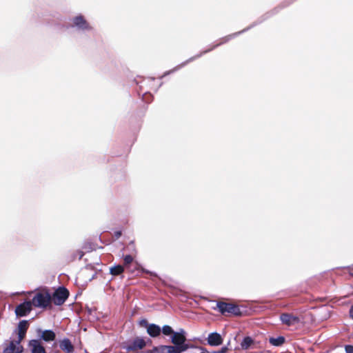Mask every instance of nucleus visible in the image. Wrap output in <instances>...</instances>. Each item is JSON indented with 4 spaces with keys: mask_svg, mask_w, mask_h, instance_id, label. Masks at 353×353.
<instances>
[{
    "mask_svg": "<svg viewBox=\"0 0 353 353\" xmlns=\"http://www.w3.org/2000/svg\"><path fill=\"white\" fill-rule=\"evenodd\" d=\"M216 307L219 311L224 314L225 313L232 314L235 316L241 315V312L238 305L232 303L219 301L216 303Z\"/></svg>",
    "mask_w": 353,
    "mask_h": 353,
    "instance_id": "4",
    "label": "nucleus"
},
{
    "mask_svg": "<svg viewBox=\"0 0 353 353\" xmlns=\"http://www.w3.org/2000/svg\"><path fill=\"white\" fill-rule=\"evenodd\" d=\"M115 236L117 238H119L121 236V231H117L115 232Z\"/></svg>",
    "mask_w": 353,
    "mask_h": 353,
    "instance_id": "28",
    "label": "nucleus"
},
{
    "mask_svg": "<svg viewBox=\"0 0 353 353\" xmlns=\"http://www.w3.org/2000/svg\"><path fill=\"white\" fill-rule=\"evenodd\" d=\"M29 346L31 353H46L45 347L39 340L33 339L30 341Z\"/></svg>",
    "mask_w": 353,
    "mask_h": 353,
    "instance_id": "10",
    "label": "nucleus"
},
{
    "mask_svg": "<svg viewBox=\"0 0 353 353\" xmlns=\"http://www.w3.org/2000/svg\"><path fill=\"white\" fill-rule=\"evenodd\" d=\"M161 331H162L163 334L166 336H168L170 334L172 335L174 332V330H172V328L170 325H167L163 326Z\"/></svg>",
    "mask_w": 353,
    "mask_h": 353,
    "instance_id": "21",
    "label": "nucleus"
},
{
    "mask_svg": "<svg viewBox=\"0 0 353 353\" xmlns=\"http://www.w3.org/2000/svg\"><path fill=\"white\" fill-rule=\"evenodd\" d=\"M38 332L41 333L40 337L45 341H52L56 338V334L52 330H46L44 331H41V330H39Z\"/></svg>",
    "mask_w": 353,
    "mask_h": 353,
    "instance_id": "15",
    "label": "nucleus"
},
{
    "mask_svg": "<svg viewBox=\"0 0 353 353\" xmlns=\"http://www.w3.org/2000/svg\"><path fill=\"white\" fill-rule=\"evenodd\" d=\"M149 353H177L172 345H160L154 347Z\"/></svg>",
    "mask_w": 353,
    "mask_h": 353,
    "instance_id": "13",
    "label": "nucleus"
},
{
    "mask_svg": "<svg viewBox=\"0 0 353 353\" xmlns=\"http://www.w3.org/2000/svg\"><path fill=\"white\" fill-rule=\"evenodd\" d=\"M59 347L62 350L66 352L67 353H72L74 351L73 345L72 344L70 339L67 338H65L60 341Z\"/></svg>",
    "mask_w": 353,
    "mask_h": 353,
    "instance_id": "14",
    "label": "nucleus"
},
{
    "mask_svg": "<svg viewBox=\"0 0 353 353\" xmlns=\"http://www.w3.org/2000/svg\"><path fill=\"white\" fill-rule=\"evenodd\" d=\"M23 350L22 345L17 344L14 341H12L9 345L4 349L3 353H21Z\"/></svg>",
    "mask_w": 353,
    "mask_h": 353,
    "instance_id": "12",
    "label": "nucleus"
},
{
    "mask_svg": "<svg viewBox=\"0 0 353 353\" xmlns=\"http://www.w3.org/2000/svg\"><path fill=\"white\" fill-rule=\"evenodd\" d=\"M194 59H195L194 57H192V58L190 59L188 61H187V62H189V61H192V60H194Z\"/></svg>",
    "mask_w": 353,
    "mask_h": 353,
    "instance_id": "29",
    "label": "nucleus"
},
{
    "mask_svg": "<svg viewBox=\"0 0 353 353\" xmlns=\"http://www.w3.org/2000/svg\"><path fill=\"white\" fill-rule=\"evenodd\" d=\"M28 321L26 320L21 321L18 324V340L14 341L17 344H20L21 341L26 336V331L28 327Z\"/></svg>",
    "mask_w": 353,
    "mask_h": 353,
    "instance_id": "9",
    "label": "nucleus"
},
{
    "mask_svg": "<svg viewBox=\"0 0 353 353\" xmlns=\"http://www.w3.org/2000/svg\"><path fill=\"white\" fill-rule=\"evenodd\" d=\"M285 338L283 336H279L277 338L271 337L269 339V342L274 346H281L285 343Z\"/></svg>",
    "mask_w": 353,
    "mask_h": 353,
    "instance_id": "17",
    "label": "nucleus"
},
{
    "mask_svg": "<svg viewBox=\"0 0 353 353\" xmlns=\"http://www.w3.org/2000/svg\"><path fill=\"white\" fill-rule=\"evenodd\" d=\"M252 342H253V341L250 337H249V336L245 337L243 339V340L242 341V342L241 343V348L243 350L248 349L250 347V346L251 345V344L252 343Z\"/></svg>",
    "mask_w": 353,
    "mask_h": 353,
    "instance_id": "20",
    "label": "nucleus"
},
{
    "mask_svg": "<svg viewBox=\"0 0 353 353\" xmlns=\"http://www.w3.org/2000/svg\"><path fill=\"white\" fill-rule=\"evenodd\" d=\"M124 269L122 265H118L111 267L110 268V272L111 274L114 276H117L121 274L123 272Z\"/></svg>",
    "mask_w": 353,
    "mask_h": 353,
    "instance_id": "19",
    "label": "nucleus"
},
{
    "mask_svg": "<svg viewBox=\"0 0 353 353\" xmlns=\"http://www.w3.org/2000/svg\"><path fill=\"white\" fill-rule=\"evenodd\" d=\"M185 63H183L181 65H179V66H178V67H176V68H174V69H173V70H170V71H168V72H165V73H164V74L161 77V78H162V77H165V76H166V75H168V74H170V73H171V72H172L176 71V70H178V69H179V68H180L181 67H182V66L185 65Z\"/></svg>",
    "mask_w": 353,
    "mask_h": 353,
    "instance_id": "24",
    "label": "nucleus"
},
{
    "mask_svg": "<svg viewBox=\"0 0 353 353\" xmlns=\"http://www.w3.org/2000/svg\"><path fill=\"white\" fill-rule=\"evenodd\" d=\"M31 303L35 307L46 308L52 301V296L48 292H37L32 298Z\"/></svg>",
    "mask_w": 353,
    "mask_h": 353,
    "instance_id": "3",
    "label": "nucleus"
},
{
    "mask_svg": "<svg viewBox=\"0 0 353 353\" xmlns=\"http://www.w3.org/2000/svg\"><path fill=\"white\" fill-rule=\"evenodd\" d=\"M241 33V32H236V33H234L233 34H230V35H228L224 38H222L221 40V42L215 46H214L212 48L208 50H205L203 52V53H206L209 51H210L211 50H212L213 48H214L215 47L222 44V43H226L227 41H228L230 39H231L232 38H234V37H236V35L239 34Z\"/></svg>",
    "mask_w": 353,
    "mask_h": 353,
    "instance_id": "18",
    "label": "nucleus"
},
{
    "mask_svg": "<svg viewBox=\"0 0 353 353\" xmlns=\"http://www.w3.org/2000/svg\"><path fill=\"white\" fill-rule=\"evenodd\" d=\"M201 353H208V352H201Z\"/></svg>",
    "mask_w": 353,
    "mask_h": 353,
    "instance_id": "31",
    "label": "nucleus"
},
{
    "mask_svg": "<svg viewBox=\"0 0 353 353\" xmlns=\"http://www.w3.org/2000/svg\"><path fill=\"white\" fill-rule=\"evenodd\" d=\"M124 264L128 265L130 264L133 261V257L131 255H126L124 256Z\"/></svg>",
    "mask_w": 353,
    "mask_h": 353,
    "instance_id": "22",
    "label": "nucleus"
},
{
    "mask_svg": "<svg viewBox=\"0 0 353 353\" xmlns=\"http://www.w3.org/2000/svg\"><path fill=\"white\" fill-rule=\"evenodd\" d=\"M161 332V327L154 323L150 324L148 329L147 332L151 337H157L158 336Z\"/></svg>",
    "mask_w": 353,
    "mask_h": 353,
    "instance_id": "16",
    "label": "nucleus"
},
{
    "mask_svg": "<svg viewBox=\"0 0 353 353\" xmlns=\"http://www.w3.org/2000/svg\"><path fill=\"white\" fill-rule=\"evenodd\" d=\"M145 346V341L141 338H136L132 343L127 345L125 349L130 351H134L137 350H141Z\"/></svg>",
    "mask_w": 353,
    "mask_h": 353,
    "instance_id": "8",
    "label": "nucleus"
},
{
    "mask_svg": "<svg viewBox=\"0 0 353 353\" xmlns=\"http://www.w3.org/2000/svg\"><path fill=\"white\" fill-rule=\"evenodd\" d=\"M208 343L210 345L217 346L223 343L221 336L217 332H212L208 335Z\"/></svg>",
    "mask_w": 353,
    "mask_h": 353,
    "instance_id": "11",
    "label": "nucleus"
},
{
    "mask_svg": "<svg viewBox=\"0 0 353 353\" xmlns=\"http://www.w3.org/2000/svg\"><path fill=\"white\" fill-rule=\"evenodd\" d=\"M70 27L81 33H90L94 30L93 26L82 14H77L70 20Z\"/></svg>",
    "mask_w": 353,
    "mask_h": 353,
    "instance_id": "1",
    "label": "nucleus"
},
{
    "mask_svg": "<svg viewBox=\"0 0 353 353\" xmlns=\"http://www.w3.org/2000/svg\"><path fill=\"white\" fill-rule=\"evenodd\" d=\"M68 295V290L64 287H60L54 292L52 297V301L56 305H61L65 303Z\"/></svg>",
    "mask_w": 353,
    "mask_h": 353,
    "instance_id": "5",
    "label": "nucleus"
},
{
    "mask_svg": "<svg viewBox=\"0 0 353 353\" xmlns=\"http://www.w3.org/2000/svg\"><path fill=\"white\" fill-rule=\"evenodd\" d=\"M228 351L227 347H223L220 350L214 351L212 353H226Z\"/></svg>",
    "mask_w": 353,
    "mask_h": 353,
    "instance_id": "26",
    "label": "nucleus"
},
{
    "mask_svg": "<svg viewBox=\"0 0 353 353\" xmlns=\"http://www.w3.org/2000/svg\"><path fill=\"white\" fill-rule=\"evenodd\" d=\"M32 307V305L30 301H24L16 307L15 314L19 317L25 316L31 312Z\"/></svg>",
    "mask_w": 353,
    "mask_h": 353,
    "instance_id": "7",
    "label": "nucleus"
},
{
    "mask_svg": "<svg viewBox=\"0 0 353 353\" xmlns=\"http://www.w3.org/2000/svg\"><path fill=\"white\" fill-rule=\"evenodd\" d=\"M139 324L140 326L145 327L146 329H148V326L150 325L146 319L140 320Z\"/></svg>",
    "mask_w": 353,
    "mask_h": 353,
    "instance_id": "23",
    "label": "nucleus"
},
{
    "mask_svg": "<svg viewBox=\"0 0 353 353\" xmlns=\"http://www.w3.org/2000/svg\"><path fill=\"white\" fill-rule=\"evenodd\" d=\"M345 350L346 353H353V345H345Z\"/></svg>",
    "mask_w": 353,
    "mask_h": 353,
    "instance_id": "25",
    "label": "nucleus"
},
{
    "mask_svg": "<svg viewBox=\"0 0 353 353\" xmlns=\"http://www.w3.org/2000/svg\"><path fill=\"white\" fill-rule=\"evenodd\" d=\"M280 320L283 324L288 326H295L301 323V319L298 316L290 313L281 314Z\"/></svg>",
    "mask_w": 353,
    "mask_h": 353,
    "instance_id": "6",
    "label": "nucleus"
},
{
    "mask_svg": "<svg viewBox=\"0 0 353 353\" xmlns=\"http://www.w3.org/2000/svg\"><path fill=\"white\" fill-rule=\"evenodd\" d=\"M83 252H81V254H80V256H79V259H81V258H82V256H83Z\"/></svg>",
    "mask_w": 353,
    "mask_h": 353,
    "instance_id": "30",
    "label": "nucleus"
},
{
    "mask_svg": "<svg viewBox=\"0 0 353 353\" xmlns=\"http://www.w3.org/2000/svg\"><path fill=\"white\" fill-rule=\"evenodd\" d=\"M350 316L353 319V306H352L350 309Z\"/></svg>",
    "mask_w": 353,
    "mask_h": 353,
    "instance_id": "27",
    "label": "nucleus"
},
{
    "mask_svg": "<svg viewBox=\"0 0 353 353\" xmlns=\"http://www.w3.org/2000/svg\"><path fill=\"white\" fill-rule=\"evenodd\" d=\"M185 331L181 329L179 332H174L172 335L171 341L174 345L173 347L177 353H181L189 348V345L185 343Z\"/></svg>",
    "mask_w": 353,
    "mask_h": 353,
    "instance_id": "2",
    "label": "nucleus"
}]
</instances>
